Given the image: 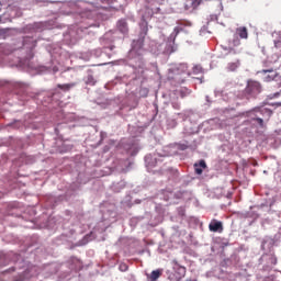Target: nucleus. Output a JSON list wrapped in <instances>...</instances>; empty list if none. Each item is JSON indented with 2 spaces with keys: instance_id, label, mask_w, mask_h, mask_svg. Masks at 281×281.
Returning a JSON list of instances; mask_svg holds the SVG:
<instances>
[{
  "instance_id": "nucleus-2",
  "label": "nucleus",
  "mask_w": 281,
  "mask_h": 281,
  "mask_svg": "<svg viewBox=\"0 0 281 281\" xmlns=\"http://www.w3.org/2000/svg\"><path fill=\"white\" fill-rule=\"evenodd\" d=\"M173 271L177 273L175 281H181L186 278V267L179 265V261L176 259L172 260Z\"/></svg>"
},
{
  "instance_id": "nucleus-6",
  "label": "nucleus",
  "mask_w": 281,
  "mask_h": 281,
  "mask_svg": "<svg viewBox=\"0 0 281 281\" xmlns=\"http://www.w3.org/2000/svg\"><path fill=\"white\" fill-rule=\"evenodd\" d=\"M162 274H164L162 269L153 270L150 274H147V280L157 281L159 280V278H161Z\"/></svg>"
},
{
  "instance_id": "nucleus-11",
  "label": "nucleus",
  "mask_w": 281,
  "mask_h": 281,
  "mask_svg": "<svg viewBox=\"0 0 281 281\" xmlns=\"http://www.w3.org/2000/svg\"><path fill=\"white\" fill-rule=\"evenodd\" d=\"M119 270L122 271V272L128 271V265H126L124 262H121L120 266H119Z\"/></svg>"
},
{
  "instance_id": "nucleus-7",
  "label": "nucleus",
  "mask_w": 281,
  "mask_h": 281,
  "mask_svg": "<svg viewBox=\"0 0 281 281\" xmlns=\"http://www.w3.org/2000/svg\"><path fill=\"white\" fill-rule=\"evenodd\" d=\"M205 168H207L205 160H200L199 164H194L195 175H203V170H205Z\"/></svg>"
},
{
  "instance_id": "nucleus-5",
  "label": "nucleus",
  "mask_w": 281,
  "mask_h": 281,
  "mask_svg": "<svg viewBox=\"0 0 281 281\" xmlns=\"http://www.w3.org/2000/svg\"><path fill=\"white\" fill-rule=\"evenodd\" d=\"M116 27L119 32H121V34H128V22H126V20H119L116 23Z\"/></svg>"
},
{
  "instance_id": "nucleus-3",
  "label": "nucleus",
  "mask_w": 281,
  "mask_h": 281,
  "mask_svg": "<svg viewBox=\"0 0 281 281\" xmlns=\"http://www.w3.org/2000/svg\"><path fill=\"white\" fill-rule=\"evenodd\" d=\"M203 0H186L184 10H188L189 12H194V10H196V8H199Z\"/></svg>"
},
{
  "instance_id": "nucleus-4",
  "label": "nucleus",
  "mask_w": 281,
  "mask_h": 281,
  "mask_svg": "<svg viewBox=\"0 0 281 281\" xmlns=\"http://www.w3.org/2000/svg\"><path fill=\"white\" fill-rule=\"evenodd\" d=\"M209 229L210 232L223 234V222L212 220V222L209 224Z\"/></svg>"
},
{
  "instance_id": "nucleus-16",
  "label": "nucleus",
  "mask_w": 281,
  "mask_h": 281,
  "mask_svg": "<svg viewBox=\"0 0 281 281\" xmlns=\"http://www.w3.org/2000/svg\"><path fill=\"white\" fill-rule=\"evenodd\" d=\"M267 71H269V70H263L265 74H267Z\"/></svg>"
},
{
  "instance_id": "nucleus-15",
  "label": "nucleus",
  "mask_w": 281,
  "mask_h": 281,
  "mask_svg": "<svg viewBox=\"0 0 281 281\" xmlns=\"http://www.w3.org/2000/svg\"><path fill=\"white\" fill-rule=\"evenodd\" d=\"M176 36L179 34V29H175Z\"/></svg>"
},
{
  "instance_id": "nucleus-8",
  "label": "nucleus",
  "mask_w": 281,
  "mask_h": 281,
  "mask_svg": "<svg viewBox=\"0 0 281 281\" xmlns=\"http://www.w3.org/2000/svg\"><path fill=\"white\" fill-rule=\"evenodd\" d=\"M236 34L239 36V38H249V33L245 26L237 27Z\"/></svg>"
},
{
  "instance_id": "nucleus-13",
  "label": "nucleus",
  "mask_w": 281,
  "mask_h": 281,
  "mask_svg": "<svg viewBox=\"0 0 281 281\" xmlns=\"http://www.w3.org/2000/svg\"><path fill=\"white\" fill-rule=\"evenodd\" d=\"M256 121L258 122V124L260 126H262V124H265V121L262 119H260V117H257Z\"/></svg>"
},
{
  "instance_id": "nucleus-12",
  "label": "nucleus",
  "mask_w": 281,
  "mask_h": 281,
  "mask_svg": "<svg viewBox=\"0 0 281 281\" xmlns=\"http://www.w3.org/2000/svg\"><path fill=\"white\" fill-rule=\"evenodd\" d=\"M171 105L173 109H176V111H179V109H181V103H179L178 101H173Z\"/></svg>"
},
{
  "instance_id": "nucleus-9",
  "label": "nucleus",
  "mask_w": 281,
  "mask_h": 281,
  "mask_svg": "<svg viewBox=\"0 0 281 281\" xmlns=\"http://www.w3.org/2000/svg\"><path fill=\"white\" fill-rule=\"evenodd\" d=\"M240 67V59H235L234 61L228 63L227 71H236Z\"/></svg>"
},
{
  "instance_id": "nucleus-10",
  "label": "nucleus",
  "mask_w": 281,
  "mask_h": 281,
  "mask_svg": "<svg viewBox=\"0 0 281 281\" xmlns=\"http://www.w3.org/2000/svg\"><path fill=\"white\" fill-rule=\"evenodd\" d=\"M58 89H61V91H69L71 87H75L74 83H64V85H57Z\"/></svg>"
},
{
  "instance_id": "nucleus-17",
  "label": "nucleus",
  "mask_w": 281,
  "mask_h": 281,
  "mask_svg": "<svg viewBox=\"0 0 281 281\" xmlns=\"http://www.w3.org/2000/svg\"><path fill=\"white\" fill-rule=\"evenodd\" d=\"M181 214V216H183V212L182 213H180Z\"/></svg>"
},
{
  "instance_id": "nucleus-1",
  "label": "nucleus",
  "mask_w": 281,
  "mask_h": 281,
  "mask_svg": "<svg viewBox=\"0 0 281 281\" xmlns=\"http://www.w3.org/2000/svg\"><path fill=\"white\" fill-rule=\"evenodd\" d=\"M245 91L246 95H249L250 98H258L262 92V86H260V82L258 81H248Z\"/></svg>"
},
{
  "instance_id": "nucleus-14",
  "label": "nucleus",
  "mask_w": 281,
  "mask_h": 281,
  "mask_svg": "<svg viewBox=\"0 0 281 281\" xmlns=\"http://www.w3.org/2000/svg\"><path fill=\"white\" fill-rule=\"evenodd\" d=\"M280 45H281V41H278V42H274V47H280Z\"/></svg>"
}]
</instances>
